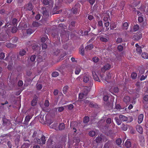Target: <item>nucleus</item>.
Wrapping results in <instances>:
<instances>
[{
	"label": "nucleus",
	"mask_w": 148,
	"mask_h": 148,
	"mask_svg": "<svg viewBox=\"0 0 148 148\" xmlns=\"http://www.w3.org/2000/svg\"><path fill=\"white\" fill-rule=\"evenodd\" d=\"M103 20L105 26L106 27H108L110 25L109 20H110V18L109 14L107 16H104Z\"/></svg>",
	"instance_id": "f257e3e1"
},
{
	"label": "nucleus",
	"mask_w": 148,
	"mask_h": 148,
	"mask_svg": "<svg viewBox=\"0 0 148 148\" xmlns=\"http://www.w3.org/2000/svg\"><path fill=\"white\" fill-rule=\"evenodd\" d=\"M42 2L45 5H48L49 7L52 8L53 5V2L52 0H43Z\"/></svg>",
	"instance_id": "f03ea898"
},
{
	"label": "nucleus",
	"mask_w": 148,
	"mask_h": 148,
	"mask_svg": "<svg viewBox=\"0 0 148 148\" xmlns=\"http://www.w3.org/2000/svg\"><path fill=\"white\" fill-rule=\"evenodd\" d=\"M34 141L39 144H45L46 141L45 137L43 135H42L41 137V140L39 139L35 138L34 140Z\"/></svg>",
	"instance_id": "7ed1b4c3"
},
{
	"label": "nucleus",
	"mask_w": 148,
	"mask_h": 148,
	"mask_svg": "<svg viewBox=\"0 0 148 148\" xmlns=\"http://www.w3.org/2000/svg\"><path fill=\"white\" fill-rule=\"evenodd\" d=\"M111 68L110 64L107 63L104 64L101 68V71L103 73L105 72L107 70H109Z\"/></svg>",
	"instance_id": "20e7f679"
},
{
	"label": "nucleus",
	"mask_w": 148,
	"mask_h": 148,
	"mask_svg": "<svg viewBox=\"0 0 148 148\" xmlns=\"http://www.w3.org/2000/svg\"><path fill=\"white\" fill-rule=\"evenodd\" d=\"M142 38L141 33V32L136 33L133 36L132 39L133 40L138 41Z\"/></svg>",
	"instance_id": "39448f33"
},
{
	"label": "nucleus",
	"mask_w": 148,
	"mask_h": 148,
	"mask_svg": "<svg viewBox=\"0 0 148 148\" xmlns=\"http://www.w3.org/2000/svg\"><path fill=\"white\" fill-rule=\"evenodd\" d=\"M80 8L78 5H75V7L73 8L72 10L73 14H76L80 11Z\"/></svg>",
	"instance_id": "423d86ee"
},
{
	"label": "nucleus",
	"mask_w": 148,
	"mask_h": 148,
	"mask_svg": "<svg viewBox=\"0 0 148 148\" xmlns=\"http://www.w3.org/2000/svg\"><path fill=\"white\" fill-rule=\"evenodd\" d=\"M38 97L36 95L34 96L33 99L31 102V105L32 106H35L38 101Z\"/></svg>",
	"instance_id": "0eeeda50"
},
{
	"label": "nucleus",
	"mask_w": 148,
	"mask_h": 148,
	"mask_svg": "<svg viewBox=\"0 0 148 148\" xmlns=\"http://www.w3.org/2000/svg\"><path fill=\"white\" fill-rule=\"evenodd\" d=\"M130 98L128 96H125L123 98V101L127 104L129 105L130 103Z\"/></svg>",
	"instance_id": "6e6552de"
},
{
	"label": "nucleus",
	"mask_w": 148,
	"mask_h": 148,
	"mask_svg": "<svg viewBox=\"0 0 148 148\" xmlns=\"http://www.w3.org/2000/svg\"><path fill=\"white\" fill-rule=\"evenodd\" d=\"M92 73L94 79L96 81L100 82L99 77L97 75L96 72L95 71H92Z\"/></svg>",
	"instance_id": "1a4fd4ad"
},
{
	"label": "nucleus",
	"mask_w": 148,
	"mask_h": 148,
	"mask_svg": "<svg viewBox=\"0 0 148 148\" xmlns=\"http://www.w3.org/2000/svg\"><path fill=\"white\" fill-rule=\"evenodd\" d=\"M40 122L43 124H45L48 126H50L53 123L51 121H40Z\"/></svg>",
	"instance_id": "9d476101"
},
{
	"label": "nucleus",
	"mask_w": 148,
	"mask_h": 148,
	"mask_svg": "<svg viewBox=\"0 0 148 148\" xmlns=\"http://www.w3.org/2000/svg\"><path fill=\"white\" fill-rule=\"evenodd\" d=\"M139 16L138 18V21L139 23H141L144 21V16L142 15L141 13H140V14L139 15Z\"/></svg>",
	"instance_id": "9b49d317"
},
{
	"label": "nucleus",
	"mask_w": 148,
	"mask_h": 148,
	"mask_svg": "<svg viewBox=\"0 0 148 148\" xmlns=\"http://www.w3.org/2000/svg\"><path fill=\"white\" fill-rule=\"evenodd\" d=\"M117 24L116 23L114 22H112L110 23V29H113L116 27Z\"/></svg>",
	"instance_id": "f8f14e48"
},
{
	"label": "nucleus",
	"mask_w": 148,
	"mask_h": 148,
	"mask_svg": "<svg viewBox=\"0 0 148 148\" xmlns=\"http://www.w3.org/2000/svg\"><path fill=\"white\" fill-rule=\"evenodd\" d=\"M26 8L27 10L31 11L33 9V6L31 3H29L27 5Z\"/></svg>",
	"instance_id": "ddd939ff"
},
{
	"label": "nucleus",
	"mask_w": 148,
	"mask_h": 148,
	"mask_svg": "<svg viewBox=\"0 0 148 148\" xmlns=\"http://www.w3.org/2000/svg\"><path fill=\"white\" fill-rule=\"evenodd\" d=\"M93 47V45L92 44H90L86 46L85 47V49L86 50H90L92 49Z\"/></svg>",
	"instance_id": "4468645a"
},
{
	"label": "nucleus",
	"mask_w": 148,
	"mask_h": 148,
	"mask_svg": "<svg viewBox=\"0 0 148 148\" xmlns=\"http://www.w3.org/2000/svg\"><path fill=\"white\" fill-rule=\"evenodd\" d=\"M42 9L43 10V14L44 16H49V12L45 8L42 7Z\"/></svg>",
	"instance_id": "2eb2a0df"
},
{
	"label": "nucleus",
	"mask_w": 148,
	"mask_h": 148,
	"mask_svg": "<svg viewBox=\"0 0 148 148\" xmlns=\"http://www.w3.org/2000/svg\"><path fill=\"white\" fill-rule=\"evenodd\" d=\"M137 131L140 133L142 134L143 132V128L140 126H137L136 127Z\"/></svg>",
	"instance_id": "dca6fc26"
},
{
	"label": "nucleus",
	"mask_w": 148,
	"mask_h": 148,
	"mask_svg": "<svg viewBox=\"0 0 148 148\" xmlns=\"http://www.w3.org/2000/svg\"><path fill=\"white\" fill-rule=\"evenodd\" d=\"M81 71L80 67L79 66L76 67L75 68V73L76 75H78Z\"/></svg>",
	"instance_id": "f3484780"
},
{
	"label": "nucleus",
	"mask_w": 148,
	"mask_h": 148,
	"mask_svg": "<svg viewBox=\"0 0 148 148\" xmlns=\"http://www.w3.org/2000/svg\"><path fill=\"white\" fill-rule=\"evenodd\" d=\"M32 25L34 27H38L41 25V24L38 22L34 21L32 23Z\"/></svg>",
	"instance_id": "a211bd4d"
},
{
	"label": "nucleus",
	"mask_w": 148,
	"mask_h": 148,
	"mask_svg": "<svg viewBox=\"0 0 148 148\" xmlns=\"http://www.w3.org/2000/svg\"><path fill=\"white\" fill-rule=\"evenodd\" d=\"M89 76L88 75H84V76L83 77V81L84 82L86 83H87L88 81H89Z\"/></svg>",
	"instance_id": "6ab92c4d"
},
{
	"label": "nucleus",
	"mask_w": 148,
	"mask_h": 148,
	"mask_svg": "<svg viewBox=\"0 0 148 148\" xmlns=\"http://www.w3.org/2000/svg\"><path fill=\"white\" fill-rule=\"evenodd\" d=\"M103 136L102 135H101L97 137L96 139V141L97 143H100L102 140Z\"/></svg>",
	"instance_id": "aec40b11"
},
{
	"label": "nucleus",
	"mask_w": 148,
	"mask_h": 148,
	"mask_svg": "<svg viewBox=\"0 0 148 148\" xmlns=\"http://www.w3.org/2000/svg\"><path fill=\"white\" fill-rule=\"evenodd\" d=\"M65 127L64 124L63 123H61L59 124L58 129L60 130H63Z\"/></svg>",
	"instance_id": "412c9836"
},
{
	"label": "nucleus",
	"mask_w": 148,
	"mask_h": 148,
	"mask_svg": "<svg viewBox=\"0 0 148 148\" xmlns=\"http://www.w3.org/2000/svg\"><path fill=\"white\" fill-rule=\"evenodd\" d=\"M26 53V51L24 49H21L19 52V55L21 56H23L25 55Z\"/></svg>",
	"instance_id": "4be33fe9"
},
{
	"label": "nucleus",
	"mask_w": 148,
	"mask_h": 148,
	"mask_svg": "<svg viewBox=\"0 0 148 148\" xmlns=\"http://www.w3.org/2000/svg\"><path fill=\"white\" fill-rule=\"evenodd\" d=\"M142 57L144 59H148V53L144 52L141 55Z\"/></svg>",
	"instance_id": "5701e85b"
},
{
	"label": "nucleus",
	"mask_w": 148,
	"mask_h": 148,
	"mask_svg": "<svg viewBox=\"0 0 148 148\" xmlns=\"http://www.w3.org/2000/svg\"><path fill=\"white\" fill-rule=\"evenodd\" d=\"M120 120H127V118L122 115H120L119 116Z\"/></svg>",
	"instance_id": "b1692460"
},
{
	"label": "nucleus",
	"mask_w": 148,
	"mask_h": 148,
	"mask_svg": "<svg viewBox=\"0 0 148 148\" xmlns=\"http://www.w3.org/2000/svg\"><path fill=\"white\" fill-rule=\"evenodd\" d=\"M125 145L127 148H129L131 145V142L129 140H127L125 142Z\"/></svg>",
	"instance_id": "393cba45"
},
{
	"label": "nucleus",
	"mask_w": 148,
	"mask_h": 148,
	"mask_svg": "<svg viewBox=\"0 0 148 148\" xmlns=\"http://www.w3.org/2000/svg\"><path fill=\"white\" fill-rule=\"evenodd\" d=\"M51 122H53V123H53V124L52 125L51 124L50 125V127L51 128H54L57 126V124H58L57 123L56 121H55V122H54L53 121H51Z\"/></svg>",
	"instance_id": "a878e982"
},
{
	"label": "nucleus",
	"mask_w": 148,
	"mask_h": 148,
	"mask_svg": "<svg viewBox=\"0 0 148 148\" xmlns=\"http://www.w3.org/2000/svg\"><path fill=\"white\" fill-rule=\"evenodd\" d=\"M88 134L90 136L93 137L95 136L96 133L95 131H91L89 132Z\"/></svg>",
	"instance_id": "bb28decb"
},
{
	"label": "nucleus",
	"mask_w": 148,
	"mask_h": 148,
	"mask_svg": "<svg viewBox=\"0 0 148 148\" xmlns=\"http://www.w3.org/2000/svg\"><path fill=\"white\" fill-rule=\"evenodd\" d=\"M92 60L94 62L97 63L99 61V59L98 57L95 56L93 57Z\"/></svg>",
	"instance_id": "cd10ccee"
},
{
	"label": "nucleus",
	"mask_w": 148,
	"mask_h": 148,
	"mask_svg": "<svg viewBox=\"0 0 148 148\" xmlns=\"http://www.w3.org/2000/svg\"><path fill=\"white\" fill-rule=\"evenodd\" d=\"M137 76V74L135 72H133L131 74V77L133 79H136Z\"/></svg>",
	"instance_id": "c85d7f7f"
},
{
	"label": "nucleus",
	"mask_w": 148,
	"mask_h": 148,
	"mask_svg": "<svg viewBox=\"0 0 148 148\" xmlns=\"http://www.w3.org/2000/svg\"><path fill=\"white\" fill-rule=\"evenodd\" d=\"M32 48L34 50H36L38 49H40V48L38 45H34L32 47Z\"/></svg>",
	"instance_id": "c756f323"
},
{
	"label": "nucleus",
	"mask_w": 148,
	"mask_h": 148,
	"mask_svg": "<svg viewBox=\"0 0 148 148\" xmlns=\"http://www.w3.org/2000/svg\"><path fill=\"white\" fill-rule=\"evenodd\" d=\"M68 88L69 86H66L63 87V91L64 94H66Z\"/></svg>",
	"instance_id": "7c9ffc66"
},
{
	"label": "nucleus",
	"mask_w": 148,
	"mask_h": 148,
	"mask_svg": "<svg viewBox=\"0 0 148 148\" xmlns=\"http://www.w3.org/2000/svg\"><path fill=\"white\" fill-rule=\"evenodd\" d=\"M139 25L137 24L134 26L133 27V29L134 32H136L139 29Z\"/></svg>",
	"instance_id": "2f4dec72"
},
{
	"label": "nucleus",
	"mask_w": 148,
	"mask_h": 148,
	"mask_svg": "<svg viewBox=\"0 0 148 148\" xmlns=\"http://www.w3.org/2000/svg\"><path fill=\"white\" fill-rule=\"evenodd\" d=\"M59 75L58 73L56 71H55L53 72L52 73V76L53 77H56Z\"/></svg>",
	"instance_id": "473e14b6"
},
{
	"label": "nucleus",
	"mask_w": 148,
	"mask_h": 148,
	"mask_svg": "<svg viewBox=\"0 0 148 148\" xmlns=\"http://www.w3.org/2000/svg\"><path fill=\"white\" fill-rule=\"evenodd\" d=\"M17 19L16 18H14L13 19L12 23L13 25L14 26L17 25Z\"/></svg>",
	"instance_id": "72a5a7b5"
},
{
	"label": "nucleus",
	"mask_w": 148,
	"mask_h": 148,
	"mask_svg": "<svg viewBox=\"0 0 148 148\" xmlns=\"http://www.w3.org/2000/svg\"><path fill=\"white\" fill-rule=\"evenodd\" d=\"M33 32V30L30 28L28 29L27 30V34L30 35Z\"/></svg>",
	"instance_id": "f704fd0d"
},
{
	"label": "nucleus",
	"mask_w": 148,
	"mask_h": 148,
	"mask_svg": "<svg viewBox=\"0 0 148 148\" xmlns=\"http://www.w3.org/2000/svg\"><path fill=\"white\" fill-rule=\"evenodd\" d=\"M122 129L123 130L125 131L127 129V125L123 124L121 127Z\"/></svg>",
	"instance_id": "c9c22d12"
},
{
	"label": "nucleus",
	"mask_w": 148,
	"mask_h": 148,
	"mask_svg": "<svg viewBox=\"0 0 148 148\" xmlns=\"http://www.w3.org/2000/svg\"><path fill=\"white\" fill-rule=\"evenodd\" d=\"M60 52V50L58 49H56L53 53L55 55L57 56Z\"/></svg>",
	"instance_id": "e433bc0d"
},
{
	"label": "nucleus",
	"mask_w": 148,
	"mask_h": 148,
	"mask_svg": "<svg viewBox=\"0 0 148 148\" xmlns=\"http://www.w3.org/2000/svg\"><path fill=\"white\" fill-rule=\"evenodd\" d=\"M17 28L16 27H13L11 29V32L13 33H15L17 31Z\"/></svg>",
	"instance_id": "4c0bfd02"
},
{
	"label": "nucleus",
	"mask_w": 148,
	"mask_h": 148,
	"mask_svg": "<svg viewBox=\"0 0 148 148\" xmlns=\"http://www.w3.org/2000/svg\"><path fill=\"white\" fill-rule=\"evenodd\" d=\"M100 40L104 42H106L108 41V40L106 38L102 37L100 38Z\"/></svg>",
	"instance_id": "58836bf2"
},
{
	"label": "nucleus",
	"mask_w": 148,
	"mask_h": 148,
	"mask_svg": "<svg viewBox=\"0 0 148 148\" xmlns=\"http://www.w3.org/2000/svg\"><path fill=\"white\" fill-rule=\"evenodd\" d=\"M37 60L38 62H42V57L41 56H38L37 58Z\"/></svg>",
	"instance_id": "ea45409f"
},
{
	"label": "nucleus",
	"mask_w": 148,
	"mask_h": 148,
	"mask_svg": "<svg viewBox=\"0 0 148 148\" xmlns=\"http://www.w3.org/2000/svg\"><path fill=\"white\" fill-rule=\"evenodd\" d=\"M123 25L125 29H127L128 27V24L127 22H125L123 23Z\"/></svg>",
	"instance_id": "a19ab883"
},
{
	"label": "nucleus",
	"mask_w": 148,
	"mask_h": 148,
	"mask_svg": "<svg viewBox=\"0 0 148 148\" xmlns=\"http://www.w3.org/2000/svg\"><path fill=\"white\" fill-rule=\"evenodd\" d=\"M116 143L118 145H121L122 143L121 139L119 138H118L116 140Z\"/></svg>",
	"instance_id": "79ce46f5"
},
{
	"label": "nucleus",
	"mask_w": 148,
	"mask_h": 148,
	"mask_svg": "<svg viewBox=\"0 0 148 148\" xmlns=\"http://www.w3.org/2000/svg\"><path fill=\"white\" fill-rule=\"evenodd\" d=\"M117 49L119 51H121L123 50V47L121 45H119L117 47Z\"/></svg>",
	"instance_id": "37998d69"
},
{
	"label": "nucleus",
	"mask_w": 148,
	"mask_h": 148,
	"mask_svg": "<svg viewBox=\"0 0 148 148\" xmlns=\"http://www.w3.org/2000/svg\"><path fill=\"white\" fill-rule=\"evenodd\" d=\"M136 51L137 53L139 54H140L142 52L141 48V47H138L137 48H136Z\"/></svg>",
	"instance_id": "c03bdc74"
},
{
	"label": "nucleus",
	"mask_w": 148,
	"mask_h": 148,
	"mask_svg": "<svg viewBox=\"0 0 148 148\" xmlns=\"http://www.w3.org/2000/svg\"><path fill=\"white\" fill-rule=\"evenodd\" d=\"M143 114H140L138 116V120H143Z\"/></svg>",
	"instance_id": "a18cd8bd"
},
{
	"label": "nucleus",
	"mask_w": 148,
	"mask_h": 148,
	"mask_svg": "<svg viewBox=\"0 0 148 148\" xmlns=\"http://www.w3.org/2000/svg\"><path fill=\"white\" fill-rule=\"evenodd\" d=\"M138 70L139 71V73L141 74H142L144 73L145 70L139 67L138 68Z\"/></svg>",
	"instance_id": "49530a36"
},
{
	"label": "nucleus",
	"mask_w": 148,
	"mask_h": 148,
	"mask_svg": "<svg viewBox=\"0 0 148 148\" xmlns=\"http://www.w3.org/2000/svg\"><path fill=\"white\" fill-rule=\"evenodd\" d=\"M44 106L46 107H48L49 105V101L48 100H46L44 103Z\"/></svg>",
	"instance_id": "de8ad7c7"
},
{
	"label": "nucleus",
	"mask_w": 148,
	"mask_h": 148,
	"mask_svg": "<svg viewBox=\"0 0 148 148\" xmlns=\"http://www.w3.org/2000/svg\"><path fill=\"white\" fill-rule=\"evenodd\" d=\"M18 40L17 37H14L12 38V41L13 42L16 43V42Z\"/></svg>",
	"instance_id": "09e8293b"
},
{
	"label": "nucleus",
	"mask_w": 148,
	"mask_h": 148,
	"mask_svg": "<svg viewBox=\"0 0 148 148\" xmlns=\"http://www.w3.org/2000/svg\"><path fill=\"white\" fill-rule=\"evenodd\" d=\"M122 38H118L116 40V42L117 43H120L122 42Z\"/></svg>",
	"instance_id": "8fccbe9b"
},
{
	"label": "nucleus",
	"mask_w": 148,
	"mask_h": 148,
	"mask_svg": "<svg viewBox=\"0 0 148 148\" xmlns=\"http://www.w3.org/2000/svg\"><path fill=\"white\" fill-rule=\"evenodd\" d=\"M36 58V56L35 55H33L31 56L30 58V60L31 61L33 62L35 61Z\"/></svg>",
	"instance_id": "3c124183"
},
{
	"label": "nucleus",
	"mask_w": 148,
	"mask_h": 148,
	"mask_svg": "<svg viewBox=\"0 0 148 148\" xmlns=\"http://www.w3.org/2000/svg\"><path fill=\"white\" fill-rule=\"evenodd\" d=\"M32 116L27 115L25 117V120H30L32 118Z\"/></svg>",
	"instance_id": "603ef678"
},
{
	"label": "nucleus",
	"mask_w": 148,
	"mask_h": 148,
	"mask_svg": "<svg viewBox=\"0 0 148 148\" xmlns=\"http://www.w3.org/2000/svg\"><path fill=\"white\" fill-rule=\"evenodd\" d=\"M37 89L38 90H40L42 88V85L41 84H36Z\"/></svg>",
	"instance_id": "864d4df0"
},
{
	"label": "nucleus",
	"mask_w": 148,
	"mask_h": 148,
	"mask_svg": "<svg viewBox=\"0 0 148 148\" xmlns=\"http://www.w3.org/2000/svg\"><path fill=\"white\" fill-rule=\"evenodd\" d=\"M23 82L22 81L20 80H19L18 83V85L19 87H21L23 85Z\"/></svg>",
	"instance_id": "5fc2aeb1"
},
{
	"label": "nucleus",
	"mask_w": 148,
	"mask_h": 148,
	"mask_svg": "<svg viewBox=\"0 0 148 148\" xmlns=\"http://www.w3.org/2000/svg\"><path fill=\"white\" fill-rule=\"evenodd\" d=\"M97 106L96 103L94 104L93 102H91L89 103V106L91 107H95Z\"/></svg>",
	"instance_id": "6e6d98bb"
},
{
	"label": "nucleus",
	"mask_w": 148,
	"mask_h": 148,
	"mask_svg": "<svg viewBox=\"0 0 148 148\" xmlns=\"http://www.w3.org/2000/svg\"><path fill=\"white\" fill-rule=\"evenodd\" d=\"M80 53L82 56H84V48L80 49Z\"/></svg>",
	"instance_id": "4d7b16f0"
},
{
	"label": "nucleus",
	"mask_w": 148,
	"mask_h": 148,
	"mask_svg": "<svg viewBox=\"0 0 148 148\" xmlns=\"http://www.w3.org/2000/svg\"><path fill=\"white\" fill-rule=\"evenodd\" d=\"M5 53H4L1 52L0 53V59H3L5 57Z\"/></svg>",
	"instance_id": "13d9d810"
},
{
	"label": "nucleus",
	"mask_w": 148,
	"mask_h": 148,
	"mask_svg": "<svg viewBox=\"0 0 148 148\" xmlns=\"http://www.w3.org/2000/svg\"><path fill=\"white\" fill-rule=\"evenodd\" d=\"M84 96V94L83 93H81L79 94V99H83Z\"/></svg>",
	"instance_id": "bf43d9fd"
},
{
	"label": "nucleus",
	"mask_w": 148,
	"mask_h": 148,
	"mask_svg": "<svg viewBox=\"0 0 148 148\" xmlns=\"http://www.w3.org/2000/svg\"><path fill=\"white\" fill-rule=\"evenodd\" d=\"M58 111L59 112H61L63 111L64 110V108L63 106L59 107L58 108Z\"/></svg>",
	"instance_id": "052dcab7"
},
{
	"label": "nucleus",
	"mask_w": 148,
	"mask_h": 148,
	"mask_svg": "<svg viewBox=\"0 0 148 148\" xmlns=\"http://www.w3.org/2000/svg\"><path fill=\"white\" fill-rule=\"evenodd\" d=\"M119 89L118 87H114L113 88L114 92L115 93L118 92H119Z\"/></svg>",
	"instance_id": "680f3d73"
},
{
	"label": "nucleus",
	"mask_w": 148,
	"mask_h": 148,
	"mask_svg": "<svg viewBox=\"0 0 148 148\" xmlns=\"http://www.w3.org/2000/svg\"><path fill=\"white\" fill-rule=\"evenodd\" d=\"M108 97L107 95H105L103 97V99L104 101H106L108 99Z\"/></svg>",
	"instance_id": "e2e57ef3"
},
{
	"label": "nucleus",
	"mask_w": 148,
	"mask_h": 148,
	"mask_svg": "<svg viewBox=\"0 0 148 148\" xmlns=\"http://www.w3.org/2000/svg\"><path fill=\"white\" fill-rule=\"evenodd\" d=\"M42 45V49H45L47 48V45L46 43H43Z\"/></svg>",
	"instance_id": "0e129e2a"
},
{
	"label": "nucleus",
	"mask_w": 148,
	"mask_h": 148,
	"mask_svg": "<svg viewBox=\"0 0 148 148\" xmlns=\"http://www.w3.org/2000/svg\"><path fill=\"white\" fill-rule=\"evenodd\" d=\"M74 108L73 105L72 104H70L68 106V109L70 110H72Z\"/></svg>",
	"instance_id": "69168bd1"
},
{
	"label": "nucleus",
	"mask_w": 148,
	"mask_h": 148,
	"mask_svg": "<svg viewBox=\"0 0 148 148\" xmlns=\"http://www.w3.org/2000/svg\"><path fill=\"white\" fill-rule=\"evenodd\" d=\"M111 77V76L110 75V74L109 73H108L107 74V76L105 78V80L106 81L108 79H110Z\"/></svg>",
	"instance_id": "338daca9"
},
{
	"label": "nucleus",
	"mask_w": 148,
	"mask_h": 148,
	"mask_svg": "<svg viewBox=\"0 0 148 148\" xmlns=\"http://www.w3.org/2000/svg\"><path fill=\"white\" fill-rule=\"evenodd\" d=\"M143 99L145 101H148V95H145L143 97Z\"/></svg>",
	"instance_id": "774afa93"
}]
</instances>
